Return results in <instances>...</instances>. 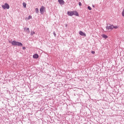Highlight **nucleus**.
I'll use <instances>...</instances> for the list:
<instances>
[{"mask_svg":"<svg viewBox=\"0 0 124 124\" xmlns=\"http://www.w3.org/2000/svg\"><path fill=\"white\" fill-rule=\"evenodd\" d=\"M67 15H68V16H73V15H75V16H79V14H78V12L75 11H68Z\"/></svg>","mask_w":124,"mask_h":124,"instance_id":"obj_1","label":"nucleus"},{"mask_svg":"<svg viewBox=\"0 0 124 124\" xmlns=\"http://www.w3.org/2000/svg\"><path fill=\"white\" fill-rule=\"evenodd\" d=\"M119 28V26H114V25H110L109 26H108L106 27V29L107 31H109V30H114V29H115V30H117V29H118Z\"/></svg>","mask_w":124,"mask_h":124,"instance_id":"obj_2","label":"nucleus"},{"mask_svg":"<svg viewBox=\"0 0 124 124\" xmlns=\"http://www.w3.org/2000/svg\"><path fill=\"white\" fill-rule=\"evenodd\" d=\"M11 43L14 46H23V44H22V43L16 41H13Z\"/></svg>","mask_w":124,"mask_h":124,"instance_id":"obj_3","label":"nucleus"},{"mask_svg":"<svg viewBox=\"0 0 124 124\" xmlns=\"http://www.w3.org/2000/svg\"><path fill=\"white\" fill-rule=\"evenodd\" d=\"M10 6L8 3H5L4 5H2V8L3 9H9Z\"/></svg>","mask_w":124,"mask_h":124,"instance_id":"obj_4","label":"nucleus"},{"mask_svg":"<svg viewBox=\"0 0 124 124\" xmlns=\"http://www.w3.org/2000/svg\"><path fill=\"white\" fill-rule=\"evenodd\" d=\"M44 11H45V7L42 6L41 8L40 9V12L41 14H44Z\"/></svg>","mask_w":124,"mask_h":124,"instance_id":"obj_5","label":"nucleus"},{"mask_svg":"<svg viewBox=\"0 0 124 124\" xmlns=\"http://www.w3.org/2000/svg\"><path fill=\"white\" fill-rule=\"evenodd\" d=\"M79 34L80 35H81V36H86V33H84L83 31H79Z\"/></svg>","mask_w":124,"mask_h":124,"instance_id":"obj_6","label":"nucleus"},{"mask_svg":"<svg viewBox=\"0 0 124 124\" xmlns=\"http://www.w3.org/2000/svg\"><path fill=\"white\" fill-rule=\"evenodd\" d=\"M24 31H26V32L30 33V28H24Z\"/></svg>","mask_w":124,"mask_h":124,"instance_id":"obj_7","label":"nucleus"},{"mask_svg":"<svg viewBox=\"0 0 124 124\" xmlns=\"http://www.w3.org/2000/svg\"><path fill=\"white\" fill-rule=\"evenodd\" d=\"M39 56H38V54H35L33 55V59H38Z\"/></svg>","mask_w":124,"mask_h":124,"instance_id":"obj_8","label":"nucleus"},{"mask_svg":"<svg viewBox=\"0 0 124 124\" xmlns=\"http://www.w3.org/2000/svg\"><path fill=\"white\" fill-rule=\"evenodd\" d=\"M60 4H64V1L63 0H58Z\"/></svg>","mask_w":124,"mask_h":124,"instance_id":"obj_9","label":"nucleus"},{"mask_svg":"<svg viewBox=\"0 0 124 124\" xmlns=\"http://www.w3.org/2000/svg\"><path fill=\"white\" fill-rule=\"evenodd\" d=\"M102 37H103L104 38H108V36L105 34H103L102 35Z\"/></svg>","mask_w":124,"mask_h":124,"instance_id":"obj_10","label":"nucleus"},{"mask_svg":"<svg viewBox=\"0 0 124 124\" xmlns=\"http://www.w3.org/2000/svg\"><path fill=\"white\" fill-rule=\"evenodd\" d=\"M23 5L25 8L27 7V4L25 2L23 3Z\"/></svg>","mask_w":124,"mask_h":124,"instance_id":"obj_11","label":"nucleus"},{"mask_svg":"<svg viewBox=\"0 0 124 124\" xmlns=\"http://www.w3.org/2000/svg\"><path fill=\"white\" fill-rule=\"evenodd\" d=\"M35 12L36 13H38V12H39V10H38V8H36L35 9Z\"/></svg>","mask_w":124,"mask_h":124,"instance_id":"obj_12","label":"nucleus"},{"mask_svg":"<svg viewBox=\"0 0 124 124\" xmlns=\"http://www.w3.org/2000/svg\"><path fill=\"white\" fill-rule=\"evenodd\" d=\"M31 35H33V34H35V32L31 31Z\"/></svg>","mask_w":124,"mask_h":124,"instance_id":"obj_13","label":"nucleus"},{"mask_svg":"<svg viewBox=\"0 0 124 124\" xmlns=\"http://www.w3.org/2000/svg\"><path fill=\"white\" fill-rule=\"evenodd\" d=\"M31 18H32L31 16H29L28 17V20H30V19H31Z\"/></svg>","mask_w":124,"mask_h":124,"instance_id":"obj_14","label":"nucleus"},{"mask_svg":"<svg viewBox=\"0 0 124 124\" xmlns=\"http://www.w3.org/2000/svg\"><path fill=\"white\" fill-rule=\"evenodd\" d=\"M122 16H123V17H124V8L123 11L122 12Z\"/></svg>","mask_w":124,"mask_h":124,"instance_id":"obj_15","label":"nucleus"},{"mask_svg":"<svg viewBox=\"0 0 124 124\" xmlns=\"http://www.w3.org/2000/svg\"><path fill=\"white\" fill-rule=\"evenodd\" d=\"M88 8L89 10H92V7H90V6H88Z\"/></svg>","mask_w":124,"mask_h":124,"instance_id":"obj_16","label":"nucleus"},{"mask_svg":"<svg viewBox=\"0 0 124 124\" xmlns=\"http://www.w3.org/2000/svg\"><path fill=\"white\" fill-rule=\"evenodd\" d=\"M78 5H79V6H81L82 5V3H81V2H79Z\"/></svg>","mask_w":124,"mask_h":124,"instance_id":"obj_17","label":"nucleus"},{"mask_svg":"<svg viewBox=\"0 0 124 124\" xmlns=\"http://www.w3.org/2000/svg\"><path fill=\"white\" fill-rule=\"evenodd\" d=\"M95 52L94 51H92V54H95Z\"/></svg>","mask_w":124,"mask_h":124,"instance_id":"obj_18","label":"nucleus"},{"mask_svg":"<svg viewBox=\"0 0 124 124\" xmlns=\"http://www.w3.org/2000/svg\"><path fill=\"white\" fill-rule=\"evenodd\" d=\"M23 49H26V47H23Z\"/></svg>","mask_w":124,"mask_h":124,"instance_id":"obj_19","label":"nucleus"}]
</instances>
